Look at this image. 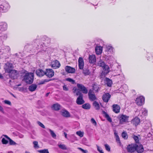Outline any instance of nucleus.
Returning <instances> with one entry per match:
<instances>
[{
	"mask_svg": "<svg viewBox=\"0 0 153 153\" xmlns=\"http://www.w3.org/2000/svg\"><path fill=\"white\" fill-rule=\"evenodd\" d=\"M6 67L4 68L6 72L9 73L10 77L13 79L17 77L18 73L15 70H13V67L12 64L7 63L6 64Z\"/></svg>",
	"mask_w": 153,
	"mask_h": 153,
	"instance_id": "1",
	"label": "nucleus"
},
{
	"mask_svg": "<svg viewBox=\"0 0 153 153\" xmlns=\"http://www.w3.org/2000/svg\"><path fill=\"white\" fill-rule=\"evenodd\" d=\"M34 74L32 73H26L24 76V79L27 83L29 84L33 83V80Z\"/></svg>",
	"mask_w": 153,
	"mask_h": 153,
	"instance_id": "2",
	"label": "nucleus"
},
{
	"mask_svg": "<svg viewBox=\"0 0 153 153\" xmlns=\"http://www.w3.org/2000/svg\"><path fill=\"white\" fill-rule=\"evenodd\" d=\"M10 5L8 3L4 2L2 4H0V11L5 12L10 8Z\"/></svg>",
	"mask_w": 153,
	"mask_h": 153,
	"instance_id": "3",
	"label": "nucleus"
},
{
	"mask_svg": "<svg viewBox=\"0 0 153 153\" xmlns=\"http://www.w3.org/2000/svg\"><path fill=\"white\" fill-rule=\"evenodd\" d=\"M76 95H79L76 100L77 103L78 105H82L84 103V101L82 98V94L80 93L79 91H78L77 92Z\"/></svg>",
	"mask_w": 153,
	"mask_h": 153,
	"instance_id": "4",
	"label": "nucleus"
},
{
	"mask_svg": "<svg viewBox=\"0 0 153 153\" xmlns=\"http://www.w3.org/2000/svg\"><path fill=\"white\" fill-rule=\"evenodd\" d=\"M145 98L142 96H140L136 98L135 100V102L138 105L141 106L144 104Z\"/></svg>",
	"mask_w": 153,
	"mask_h": 153,
	"instance_id": "5",
	"label": "nucleus"
},
{
	"mask_svg": "<svg viewBox=\"0 0 153 153\" xmlns=\"http://www.w3.org/2000/svg\"><path fill=\"white\" fill-rule=\"evenodd\" d=\"M137 146L136 144H131L127 146V149L128 152H132L136 150Z\"/></svg>",
	"mask_w": 153,
	"mask_h": 153,
	"instance_id": "6",
	"label": "nucleus"
},
{
	"mask_svg": "<svg viewBox=\"0 0 153 153\" xmlns=\"http://www.w3.org/2000/svg\"><path fill=\"white\" fill-rule=\"evenodd\" d=\"M45 75L48 77L51 78L54 76V72L52 69H46V72H45Z\"/></svg>",
	"mask_w": 153,
	"mask_h": 153,
	"instance_id": "7",
	"label": "nucleus"
},
{
	"mask_svg": "<svg viewBox=\"0 0 153 153\" xmlns=\"http://www.w3.org/2000/svg\"><path fill=\"white\" fill-rule=\"evenodd\" d=\"M51 65L53 68L56 69L59 68L60 67V64L58 61L54 60L52 61Z\"/></svg>",
	"mask_w": 153,
	"mask_h": 153,
	"instance_id": "8",
	"label": "nucleus"
},
{
	"mask_svg": "<svg viewBox=\"0 0 153 153\" xmlns=\"http://www.w3.org/2000/svg\"><path fill=\"white\" fill-rule=\"evenodd\" d=\"M111 97V95L109 93H105L102 95V99L105 102H108Z\"/></svg>",
	"mask_w": 153,
	"mask_h": 153,
	"instance_id": "9",
	"label": "nucleus"
},
{
	"mask_svg": "<svg viewBox=\"0 0 153 153\" xmlns=\"http://www.w3.org/2000/svg\"><path fill=\"white\" fill-rule=\"evenodd\" d=\"M77 86L78 88H79L83 93L87 94L88 93V90L83 85L80 84H77Z\"/></svg>",
	"mask_w": 153,
	"mask_h": 153,
	"instance_id": "10",
	"label": "nucleus"
},
{
	"mask_svg": "<svg viewBox=\"0 0 153 153\" xmlns=\"http://www.w3.org/2000/svg\"><path fill=\"white\" fill-rule=\"evenodd\" d=\"M88 95L89 99L92 101H94L97 99L95 95L93 94V91L91 90H90L89 91Z\"/></svg>",
	"mask_w": 153,
	"mask_h": 153,
	"instance_id": "11",
	"label": "nucleus"
},
{
	"mask_svg": "<svg viewBox=\"0 0 153 153\" xmlns=\"http://www.w3.org/2000/svg\"><path fill=\"white\" fill-rule=\"evenodd\" d=\"M128 116L126 115H122L119 118L120 123H123L128 122Z\"/></svg>",
	"mask_w": 153,
	"mask_h": 153,
	"instance_id": "12",
	"label": "nucleus"
},
{
	"mask_svg": "<svg viewBox=\"0 0 153 153\" xmlns=\"http://www.w3.org/2000/svg\"><path fill=\"white\" fill-rule=\"evenodd\" d=\"M65 71L69 73H74L75 72V68L69 66H67L65 68Z\"/></svg>",
	"mask_w": 153,
	"mask_h": 153,
	"instance_id": "13",
	"label": "nucleus"
},
{
	"mask_svg": "<svg viewBox=\"0 0 153 153\" xmlns=\"http://www.w3.org/2000/svg\"><path fill=\"white\" fill-rule=\"evenodd\" d=\"M78 66L79 69H83L84 66V62L83 59L80 57L78 59Z\"/></svg>",
	"mask_w": 153,
	"mask_h": 153,
	"instance_id": "14",
	"label": "nucleus"
},
{
	"mask_svg": "<svg viewBox=\"0 0 153 153\" xmlns=\"http://www.w3.org/2000/svg\"><path fill=\"white\" fill-rule=\"evenodd\" d=\"M113 111L116 113L120 112V107L119 105L117 104H114L112 105Z\"/></svg>",
	"mask_w": 153,
	"mask_h": 153,
	"instance_id": "15",
	"label": "nucleus"
},
{
	"mask_svg": "<svg viewBox=\"0 0 153 153\" xmlns=\"http://www.w3.org/2000/svg\"><path fill=\"white\" fill-rule=\"evenodd\" d=\"M36 75L39 77H42L45 75V72L40 69L36 70Z\"/></svg>",
	"mask_w": 153,
	"mask_h": 153,
	"instance_id": "16",
	"label": "nucleus"
},
{
	"mask_svg": "<svg viewBox=\"0 0 153 153\" xmlns=\"http://www.w3.org/2000/svg\"><path fill=\"white\" fill-rule=\"evenodd\" d=\"M148 111L146 108H143L140 111V115L141 116L143 117L147 114Z\"/></svg>",
	"mask_w": 153,
	"mask_h": 153,
	"instance_id": "17",
	"label": "nucleus"
},
{
	"mask_svg": "<svg viewBox=\"0 0 153 153\" xmlns=\"http://www.w3.org/2000/svg\"><path fill=\"white\" fill-rule=\"evenodd\" d=\"M61 114L64 117H70L69 113L66 110H62L61 111Z\"/></svg>",
	"mask_w": 153,
	"mask_h": 153,
	"instance_id": "18",
	"label": "nucleus"
},
{
	"mask_svg": "<svg viewBox=\"0 0 153 153\" xmlns=\"http://www.w3.org/2000/svg\"><path fill=\"white\" fill-rule=\"evenodd\" d=\"M89 60L90 63H94L96 62V56L94 55H90L89 57Z\"/></svg>",
	"mask_w": 153,
	"mask_h": 153,
	"instance_id": "19",
	"label": "nucleus"
},
{
	"mask_svg": "<svg viewBox=\"0 0 153 153\" xmlns=\"http://www.w3.org/2000/svg\"><path fill=\"white\" fill-rule=\"evenodd\" d=\"M7 24L4 22H0V30H4L7 28Z\"/></svg>",
	"mask_w": 153,
	"mask_h": 153,
	"instance_id": "20",
	"label": "nucleus"
},
{
	"mask_svg": "<svg viewBox=\"0 0 153 153\" xmlns=\"http://www.w3.org/2000/svg\"><path fill=\"white\" fill-rule=\"evenodd\" d=\"M95 51L97 54H100L102 52V48L100 46H97L95 48Z\"/></svg>",
	"mask_w": 153,
	"mask_h": 153,
	"instance_id": "21",
	"label": "nucleus"
},
{
	"mask_svg": "<svg viewBox=\"0 0 153 153\" xmlns=\"http://www.w3.org/2000/svg\"><path fill=\"white\" fill-rule=\"evenodd\" d=\"M104 74H107L110 71V68L108 65H105L102 68Z\"/></svg>",
	"mask_w": 153,
	"mask_h": 153,
	"instance_id": "22",
	"label": "nucleus"
},
{
	"mask_svg": "<svg viewBox=\"0 0 153 153\" xmlns=\"http://www.w3.org/2000/svg\"><path fill=\"white\" fill-rule=\"evenodd\" d=\"M136 151L138 153H141L144 151V149L142 145H140L139 146L137 145Z\"/></svg>",
	"mask_w": 153,
	"mask_h": 153,
	"instance_id": "23",
	"label": "nucleus"
},
{
	"mask_svg": "<svg viewBox=\"0 0 153 153\" xmlns=\"http://www.w3.org/2000/svg\"><path fill=\"white\" fill-rule=\"evenodd\" d=\"M37 87V85L35 84H33L30 85L28 88L29 90L31 92L35 91Z\"/></svg>",
	"mask_w": 153,
	"mask_h": 153,
	"instance_id": "24",
	"label": "nucleus"
},
{
	"mask_svg": "<svg viewBox=\"0 0 153 153\" xmlns=\"http://www.w3.org/2000/svg\"><path fill=\"white\" fill-rule=\"evenodd\" d=\"M105 82L108 86H111L112 83L111 80L108 78L106 77L105 78Z\"/></svg>",
	"mask_w": 153,
	"mask_h": 153,
	"instance_id": "25",
	"label": "nucleus"
},
{
	"mask_svg": "<svg viewBox=\"0 0 153 153\" xmlns=\"http://www.w3.org/2000/svg\"><path fill=\"white\" fill-rule=\"evenodd\" d=\"M133 124L135 126H137L140 123V120L137 117H135L132 120Z\"/></svg>",
	"mask_w": 153,
	"mask_h": 153,
	"instance_id": "26",
	"label": "nucleus"
},
{
	"mask_svg": "<svg viewBox=\"0 0 153 153\" xmlns=\"http://www.w3.org/2000/svg\"><path fill=\"white\" fill-rule=\"evenodd\" d=\"M60 105L57 103L53 104L52 106V108L56 111L59 110L60 109Z\"/></svg>",
	"mask_w": 153,
	"mask_h": 153,
	"instance_id": "27",
	"label": "nucleus"
},
{
	"mask_svg": "<svg viewBox=\"0 0 153 153\" xmlns=\"http://www.w3.org/2000/svg\"><path fill=\"white\" fill-rule=\"evenodd\" d=\"M106 50L112 53L113 52V48L110 45H106Z\"/></svg>",
	"mask_w": 153,
	"mask_h": 153,
	"instance_id": "28",
	"label": "nucleus"
},
{
	"mask_svg": "<svg viewBox=\"0 0 153 153\" xmlns=\"http://www.w3.org/2000/svg\"><path fill=\"white\" fill-rule=\"evenodd\" d=\"M97 64L98 65L101 67L102 68L106 65L104 62L101 59H100Z\"/></svg>",
	"mask_w": 153,
	"mask_h": 153,
	"instance_id": "29",
	"label": "nucleus"
},
{
	"mask_svg": "<svg viewBox=\"0 0 153 153\" xmlns=\"http://www.w3.org/2000/svg\"><path fill=\"white\" fill-rule=\"evenodd\" d=\"M82 107L85 109H88L90 108L91 106L88 103H86L83 104L82 105Z\"/></svg>",
	"mask_w": 153,
	"mask_h": 153,
	"instance_id": "30",
	"label": "nucleus"
},
{
	"mask_svg": "<svg viewBox=\"0 0 153 153\" xmlns=\"http://www.w3.org/2000/svg\"><path fill=\"white\" fill-rule=\"evenodd\" d=\"M93 104L96 109L98 110L99 109L100 105L96 101L94 102Z\"/></svg>",
	"mask_w": 153,
	"mask_h": 153,
	"instance_id": "31",
	"label": "nucleus"
},
{
	"mask_svg": "<svg viewBox=\"0 0 153 153\" xmlns=\"http://www.w3.org/2000/svg\"><path fill=\"white\" fill-rule=\"evenodd\" d=\"M83 73L85 76H86L90 74V72L88 69H84L83 71Z\"/></svg>",
	"mask_w": 153,
	"mask_h": 153,
	"instance_id": "32",
	"label": "nucleus"
},
{
	"mask_svg": "<svg viewBox=\"0 0 153 153\" xmlns=\"http://www.w3.org/2000/svg\"><path fill=\"white\" fill-rule=\"evenodd\" d=\"M122 136L124 139H127L128 138V135L127 133L125 131H123L122 134Z\"/></svg>",
	"mask_w": 153,
	"mask_h": 153,
	"instance_id": "33",
	"label": "nucleus"
},
{
	"mask_svg": "<svg viewBox=\"0 0 153 153\" xmlns=\"http://www.w3.org/2000/svg\"><path fill=\"white\" fill-rule=\"evenodd\" d=\"M93 89L94 90L97 92L99 89V87L98 85L94 84L93 85Z\"/></svg>",
	"mask_w": 153,
	"mask_h": 153,
	"instance_id": "34",
	"label": "nucleus"
},
{
	"mask_svg": "<svg viewBox=\"0 0 153 153\" xmlns=\"http://www.w3.org/2000/svg\"><path fill=\"white\" fill-rule=\"evenodd\" d=\"M65 80L70 82L72 84H74L75 83V82L74 80L71 78H67L65 79Z\"/></svg>",
	"mask_w": 153,
	"mask_h": 153,
	"instance_id": "35",
	"label": "nucleus"
},
{
	"mask_svg": "<svg viewBox=\"0 0 153 153\" xmlns=\"http://www.w3.org/2000/svg\"><path fill=\"white\" fill-rule=\"evenodd\" d=\"M48 130L50 131L51 134L53 137V138L56 137V135L53 131L50 129H48Z\"/></svg>",
	"mask_w": 153,
	"mask_h": 153,
	"instance_id": "36",
	"label": "nucleus"
},
{
	"mask_svg": "<svg viewBox=\"0 0 153 153\" xmlns=\"http://www.w3.org/2000/svg\"><path fill=\"white\" fill-rule=\"evenodd\" d=\"M58 146L60 148L63 150L67 149L66 146L64 144H60L58 145Z\"/></svg>",
	"mask_w": 153,
	"mask_h": 153,
	"instance_id": "37",
	"label": "nucleus"
},
{
	"mask_svg": "<svg viewBox=\"0 0 153 153\" xmlns=\"http://www.w3.org/2000/svg\"><path fill=\"white\" fill-rule=\"evenodd\" d=\"M38 152L40 153H49L48 150L47 149L39 150L38 151Z\"/></svg>",
	"mask_w": 153,
	"mask_h": 153,
	"instance_id": "38",
	"label": "nucleus"
},
{
	"mask_svg": "<svg viewBox=\"0 0 153 153\" xmlns=\"http://www.w3.org/2000/svg\"><path fill=\"white\" fill-rule=\"evenodd\" d=\"M33 144L34 145V147L35 148L37 149L39 148V146L38 145V142L36 141H34L33 142Z\"/></svg>",
	"mask_w": 153,
	"mask_h": 153,
	"instance_id": "39",
	"label": "nucleus"
},
{
	"mask_svg": "<svg viewBox=\"0 0 153 153\" xmlns=\"http://www.w3.org/2000/svg\"><path fill=\"white\" fill-rule=\"evenodd\" d=\"M133 138L136 143H138L139 142V138L137 136L133 135Z\"/></svg>",
	"mask_w": 153,
	"mask_h": 153,
	"instance_id": "40",
	"label": "nucleus"
},
{
	"mask_svg": "<svg viewBox=\"0 0 153 153\" xmlns=\"http://www.w3.org/2000/svg\"><path fill=\"white\" fill-rule=\"evenodd\" d=\"M105 116L106 118H107V120L110 122H111V119L109 115L107 114L106 113H105Z\"/></svg>",
	"mask_w": 153,
	"mask_h": 153,
	"instance_id": "41",
	"label": "nucleus"
},
{
	"mask_svg": "<svg viewBox=\"0 0 153 153\" xmlns=\"http://www.w3.org/2000/svg\"><path fill=\"white\" fill-rule=\"evenodd\" d=\"M76 134L80 137H82L83 136V132L81 131H78L76 132Z\"/></svg>",
	"mask_w": 153,
	"mask_h": 153,
	"instance_id": "42",
	"label": "nucleus"
},
{
	"mask_svg": "<svg viewBox=\"0 0 153 153\" xmlns=\"http://www.w3.org/2000/svg\"><path fill=\"white\" fill-rule=\"evenodd\" d=\"M3 144H6L8 143L7 140H6L4 138H3L1 140Z\"/></svg>",
	"mask_w": 153,
	"mask_h": 153,
	"instance_id": "43",
	"label": "nucleus"
},
{
	"mask_svg": "<svg viewBox=\"0 0 153 153\" xmlns=\"http://www.w3.org/2000/svg\"><path fill=\"white\" fill-rule=\"evenodd\" d=\"M105 147L106 150H107L109 152L110 151V147L107 144L105 145Z\"/></svg>",
	"mask_w": 153,
	"mask_h": 153,
	"instance_id": "44",
	"label": "nucleus"
},
{
	"mask_svg": "<svg viewBox=\"0 0 153 153\" xmlns=\"http://www.w3.org/2000/svg\"><path fill=\"white\" fill-rule=\"evenodd\" d=\"M91 122L94 126H96L97 125V123L95 120L93 118H92L91 120Z\"/></svg>",
	"mask_w": 153,
	"mask_h": 153,
	"instance_id": "45",
	"label": "nucleus"
},
{
	"mask_svg": "<svg viewBox=\"0 0 153 153\" xmlns=\"http://www.w3.org/2000/svg\"><path fill=\"white\" fill-rule=\"evenodd\" d=\"M153 136V130H152L151 132H149L148 134L147 137H150L151 136Z\"/></svg>",
	"mask_w": 153,
	"mask_h": 153,
	"instance_id": "46",
	"label": "nucleus"
},
{
	"mask_svg": "<svg viewBox=\"0 0 153 153\" xmlns=\"http://www.w3.org/2000/svg\"><path fill=\"white\" fill-rule=\"evenodd\" d=\"M9 140L10 144L11 145H15L16 144V143L15 142L10 139Z\"/></svg>",
	"mask_w": 153,
	"mask_h": 153,
	"instance_id": "47",
	"label": "nucleus"
},
{
	"mask_svg": "<svg viewBox=\"0 0 153 153\" xmlns=\"http://www.w3.org/2000/svg\"><path fill=\"white\" fill-rule=\"evenodd\" d=\"M78 149L81 151L83 153H87L88 151L87 150H85L81 148H78Z\"/></svg>",
	"mask_w": 153,
	"mask_h": 153,
	"instance_id": "48",
	"label": "nucleus"
},
{
	"mask_svg": "<svg viewBox=\"0 0 153 153\" xmlns=\"http://www.w3.org/2000/svg\"><path fill=\"white\" fill-rule=\"evenodd\" d=\"M4 102L5 104H7V105H11V103L10 101L7 100H5L4 101Z\"/></svg>",
	"mask_w": 153,
	"mask_h": 153,
	"instance_id": "49",
	"label": "nucleus"
},
{
	"mask_svg": "<svg viewBox=\"0 0 153 153\" xmlns=\"http://www.w3.org/2000/svg\"><path fill=\"white\" fill-rule=\"evenodd\" d=\"M63 90L65 91H68V87L66 85H64L63 86Z\"/></svg>",
	"mask_w": 153,
	"mask_h": 153,
	"instance_id": "50",
	"label": "nucleus"
},
{
	"mask_svg": "<svg viewBox=\"0 0 153 153\" xmlns=\"http://www.w3.org/2000/svg\"><path fill=\"white\" fill-rule=\"evenodd\" d=\"M38 124L40 126H41L43 128H45V126L42 123H41L40 122H38Z\"/></svg>",
	"mask_w": 153,
	"mask_h": 153,
	"instance_id": "51",
	"label": "nucleus"
},
{
	"mask_svg": "<svg viewBox=\"0 0 153 153\" xmlns=\"http://www.w3.org/2000/svg\"><path fill=\"white\" fill-rule=\"evenodd\" d=\"M116 140L117 143H120V141L119 136L116 137Z\"/></svg>",
	"mask_w": 153,
	"mask_h": 153,
	"instance_id": "52",
	"label": "nucleus"
},
{
	"mask_svg": "<svg viewBox=\"0 0 153 153\" xmlns=\"http://www.w3.org/2000/svg\"><path fill=\"white\" fill-rule=\"evenodd\" d=\"M48 82L47 80L46 79H45L43 81L40 82L39 83V84H44L45 82Z\"/></svg>",
	"mask_w": 153,
	"mask_h": 153,
	"instance_id": "53",
	"label": "nucleus"
},
{
	"mask_svg": "<svg viewBox=\"0 0 153 153\" xmlns=\"http://www.w3.org/2000/svg\"><path fill=\"white\" fill-rule=\"evenodd\" d=\"M97 150L99 151L100 152L101 150H102L101 148H100L99 146L98 145H97Z\"/></svg>",
	"mask_w": 153,
	"mask_h": 153,
	"instance_id": "54",
	"label": "nucleus"
},
{
	"mask_svg": "<svg viewBox=\"0 0 153 153\" xmlns=\"http://www.w3.org/2000/svg\"><path fill=\"white\" fill-rule=\"evenodd\" d=\"M0 111H1L2 112L3 111V108L0 105Z\"/></svg>",
	"mask_w": 153,
	"mask_h": 153,
	"instance_id": "55",
	"label": "nucleus"
},
{
	"mask_svg": "<svg viewBox=\"0 0 153 153\" xmlns=\"http://www.w3.org/2000/svg\"><path fill=\"white\" fill-rule=\"evenodd\" d=\"M19 137L20 138H23L24 137V135L22 134H20L19 135Z\"/></svg>",
	"mask_w": 153,
	"mask_h": 153,
	"instance_id": "56",
	"label": "nucleus"
},
{
	"mask_svg": "<svg viewBox=\"0 0 153 153\" xmlns=\"http://www.w3.org/2000/svg\"><path fill=\"white\" fill-rule=\"evenodd\" d=\"M114 134L115 136V137L118 136V135L117 134V133L116 132H114Z\"/></svg>",
	"mask_w": 153,
	"mask_h": 153,
	"instance_id": "57",
	"label": "nucleus"
},
{
	"mask_svg": "<svg viewBox=\"0 0 153 153\" xmlns=\"http://www.w3.org/2000/svg\"><path fill=\"white\" fill-rule=\"evenodd\" d=\"M64 134L65 138H67V134H66V133L65 132H64Z\"/></svg>",
	"mask_w": 153,
	"mask_h": 153,
	"instance_id": "58",
	"label": "nucleus"
},
{
	"mask_svg": "<svg viewBox=\"0 0 153 153\" xmlns=\"http://www.w3.org/2000/svg\"><path fill=\"white\" fill-rule=\"evenodd\" d=\"M4 136L7 139H8L9 140L10 139L9 137H8L7 135H4Z\"/></svg>",
	"mask_w": 153,
	"mask_h": 153,
	"instance_id": "59",
	"label": "nucleus"
},
{
	"mask_svg": "<svg viewBox=\"0 0 153 153\" xmlns=\"http://www.w3.org/2000/svg\"><path fill=\"white\" fill-rule=\"evenodd\" d=\"M99 152H100V153H104V152H103L102 150H101Z\"/></svg>",
	"mask_w": 153,
	"mask_h": 153,
	"instance_id": "60",
	"label": "nucleus"
},
{
	"mask_svg": "<svg viewBox=\"0 0 153 153\" xmlns=\"http://www.w3.org/2000/svg\"><path fill=\"white\" fill-rule=\"evenodd\" d=\"M3 78V76L1 74H0V78Z\"/></svg>",
	"mask_w": 153,
	"mask_h": 153,
	"instance_id": "61",
	"label": "nucleus"
},
{
	"mask_svg": "<svg viewBox=\"0 0 153 153\" xmlns=\"http://www.w3.org/2000/svg\"><path fill=\"white\" fill-rule=\"evenodd\" d=\"M50 93H48L46 94V97H47L48 96L49 94Z\"/></svg>",
	"mask_w": 153,
	"mask_h": 153,
	"instance_id": "62",
	"label": "nucleus"
},
{
	"mask_svg": "<svg viewBox=\"0 0 153 153\" xmlns=\"http://www.w3.org/2000/svg\"><path fill=\"white\" fill-rule=\"evenodd\" d=\"M100 41L101 42V43H102V44H103V41L102 40H100Z\"/></svg>",
	"mask_w": 153,
	"mask_h": 153,
	"instance_id": "63",
	"label": "nucleus"
},
{
	"mask_svg": "<svg viewBox=\"0 0 153 153\" xmlns=\"http://www.w3.org/2000/svg\"><path fill=\"white\" fill-rule=\"evenodd\" d=\"M8 153H13V152L10 151V152H8Z\"/></svg>",
	"mask_w": 153,
	"mask_h": 153,
	"instance_id": "64",
	"label": "nucleus"
}]
</instances>
